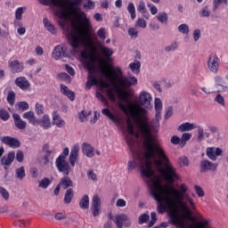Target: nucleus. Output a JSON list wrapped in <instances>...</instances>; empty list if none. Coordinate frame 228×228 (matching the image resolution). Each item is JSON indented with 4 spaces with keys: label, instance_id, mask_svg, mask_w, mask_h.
I'll return each mask as SVG.
<instances>
[{
    "label": "nucleus",
    "instance_id": "nucleus-1",
    "mask_svg": "<svg viewBox=\"0 0 228 228\" xmlns=\"http://www.w3.org/2000/svg\"><path fill=\"white\" fill-rule=\"evenodd\" d=\"M120 110L126 115V129L128 134L126 141L132 151V159L128 161L127 170L133 172L138 162L153 161L163 175L174 183L177 178L175 168L170 159L163 150L152 133L159 131V121L161 120V110H156L155 118L149 123V111L147 109L129 103L118 104Z\"/></svg>",
    "mask_w": 228,
    "mask_h": 228
},
{
    "label": "nucleus",
    "instance_id": "nucleus-2",
    "mask_svg": "<svg viewBox=\"0 0 228 228\" xmlns=\"http://www.w3.org/2000/svg\"><path fill=\"white\" fill-rule=\"evenodd\" d=\"M136 167L140 169L141 175L149 187L151 195L158 201V213L160 215L167 213L170 224L177 228H186V219L193 220V211H197L195 201L190 197V194L186 193L188 186L183 183L180 185L179 191L170 185H163L161 176L155 175L152 170L153 167L167 183L172 184L179 179L175 167L173 166V168L175 170L176 178L170 182L152 160H146L144 162L139 160Z\"/></svg>",
    "mask_w": 228,
    "mask_h": 228
},
{
    "label": "nucleus",
    "instance_id": "nucleus-3",
    "mask_svg": "<svg viewBox=\"0 0 228 228\" xmlns=\"http://www.w3.org/2000/svg\"><path fill=\"white\" fill-rule=\"evenodd\" d=\"M38 3L43 6H49V4L54 6L53 14L59 18V26L75 53L79 47L86 45L88 43L86 33L75 21L69 20L70 14L77 12L83 0H68L66 2L63 0H38Z\"/></svg>",
    "mask_w": 228,
    "mask_h": 228
},
{
    "label": "nucleus",
    "instance_id": "nucleus-4",
    "mask_svg": "<svg viewBox=\"0 0 228 228\" xmlns=\"http://www.w3.org/2000/svg\"><path fill=\"white\" fill-rule=\"evenodd\" d=\"M101 72L107 77V79H110V83H116V90L119 101H127L129 93H127L126 89L131 88V86H134V85H138V78H136V77H118L108 72V69L104 67H102Z\"/></svg>",
    "mask_w": 228,
    "mask_h": 228
},
{
    "label": "nucleus",
    "instance_id": "nucleus-5",
    "mask_svg": "<svg viewBox=\"0 0 228 228\" xmlns=\"http://www.w3.org/2000/svg\"><path fill=\"white\" fill-rule=\"evenodd\" d=\"M88 81L86 84V88L87 90H90L93 86H95V85H99L101 88H104L105 92L110 101H117V95L115 94V87H111L110 83L97 79V77L95 76V72L93 69L89 70V74L87 77Z\"/></svg>",
    "mask_w": 228,
    "mask_h": 228
},
{
    "label": "nucleus",
    "instance_id": "nucleus-6",
    "mask_svg": "<svg viewBox=\"0 0 228 228\" xmlns=\"http://www.w3.org/2000/svg\"><path fill=\"white\" fill-rule=\"evenodd\" d=\"M69 154H70V150H69V147H66L63 149L61 154L55 159V167L58 172L65 175H69L72 171L70 164L67 161V156H69Z\"/></svg>",
    "mask_w": 228,
    "mask_h": 228
},
{
    "label": "nucleus",
    "instance_id": "nucleus-7",
    "mask_svg": "<svg viewBox=\"0 0 228 228\" xmlns=\"http://www.w3.org/2000/svg\"><path fill=\"white\" fill-rule=\"evenodd\" d=\"M4 147H0V165L4 167V170H8L12 167V163L15 161V151H9L7 156H4Z\"/></svg>",
    "mask_w": 228,
    "mask_h": 228
},
{
    "label": "nucleus",
    "instance_id": "nucleus-8",
    "mask_svg": "<svg viewBox=\"0 0 228 228\" xmlns=\"http://www.w3.org/2000/svg\"><path fill=\"white\" fill-rule=\"evenodd\" d=\"M102 115L104 117H107L109 120H111L116 126H122V116L120 115V112L117 110H110L108 108H104L102 110Z\"/></svg>",
    "mask_w": 228,
    "mask_h": 228
},
{
    "label": "nucleus",
    "instance_id": "nucleus-9",
    "mask_svg": "<svg viewBox=\"0 0 228 228\" xmlns=\"http://www.w3.org/2000/svg\"><path fill=\"white\" fill-rule=\"evenodd\" d=\"M208 69L212 74H216L220 70V59H218V55L216 54H211L208 57V60L207 61Z\"/></svg>",
    "mask_w": 228,
    "mask_h": 228
},
{
    "label": "nucleus",
    "instance_id": "nucleus-10",
    "mask_svg": "<svg viewBox=\"0 0 228 228\" xmlns=\"http://www.w3.org/2000/svg\"><path fill=\"white\" fill-rule=\"evenodd\" d=\"M152 102V94L150 93H147L146 91H142L140 93L138 97V106H141V108H151V103Z\"/></svg>",
    "mask_w": 228,
    "mask_h": 228
},
{
    "label": "nucleus",
    "instance_id": "nucleus-11",
    "mask_svg": "<svg viewBox=\"0 0 228 228\" xmlns=\"http://www.w3.org/2000/svg\"><path fill=\"white\" fill-rule=\"evenodd\" d=\"M114 224H116L117 228L124 227H131V220L127 217L126 214H120L114 217L113 219Z\"/></svg>",
    "mask_w": 228,
    "mask_h": 228
},
{
    "label": "nucleus",
    "instance_id": "nucleus-12",
    "mask_svg": "<svg viewBox=\"0 0 228 228\" xmlns=\"http://www.w3.org/2000/svg\"><path fill=\"white\" fill-rule=\"evenodd\" d=\"M52 58H53V60L67 58V46L64 45H56L52 53Z\"/></svg>",
    "mask_w": 228,
    "mask_h": 228
},
{
    "label": "nucleus",
    "instance_id": "nucleus-13",
    "mask_svg": "<svg viewBox=\"0 0 228 228\" xmlns=\"http://www.w3.org/2000/svg\"><path fill=\"white\" fill-rule=\"evenodd\" d=\"M222 154H224V150H222V148L208 147L206 150V155L211 161H216L217 158L222 156Z\"/></svg>",
    "mask_w": 228,
    "mask_h": 228
},
{
    "label": "nucleus",
    "instance_id": "nucleus-14",
    "mask_svg": "<svg viewBox=\"0 0 228 228\" xmlns=\"http://www.w3.org/2000/svg\"><path fill=\"white\" fill-rule=\"evenodd\" d=\"M79 159V144H75L70 150L69 161V167L74 168L76 167V163H77V159Z\"/></svg>",
    "mask_w": 228,
    "mask_h": 228
},
{
    "label": "nucleus",
    "instance_id": "nucleus-15",
    "mask_svg": "<svg viewBox=\"0 0 228 228\" xmlns=\"http://www.w3.org/2000/svg\"><path fill=\"white\" fill-rule=\"evenodd\" d=\"M2 143L7 145L11 149H19L20 147V141L15 137L12 136H4L1 138Z\"/></svg>",
    "mask_w": 228,
    "mask_h": 228
},
{
    "label": "nucleus",
    "instance_id": "nucleus-16",
    "mask_svg": "<svg viewBox=\"0 0 228 228\" xmlns=\"http://www.w3.org/2000/svg\"><path fill=\"white\" fill-rule=\"evenodd\" d=\"M215 170H216V164L209 160H201L200 172L202 174H204V172H215Z\"/></svg>",
    "mask_w": 228,
    "mask_h": 228
},
{
    "label": "nucleus",
    "instance_id": "nucleus-17",
    "mask_svg": "<svg viewBox=\"0 0 228 228\" xmlns=\"http://www.w3.org/2000/svg\"><path fill=\"white\" fill-rule=\"evenodd\" d=\"M12 119L14 121V126L17 129H20V131H24L26 127L28 126V123L20 118V115L17 113L12 114Z\"/></svg>",
    "mask_w": 228,
    "mask_h": 228
},
{
    "label": "nucleus",
    "instance_id": "nucleus-18",
    "mask_svg": "<svg viewBox=\"0 0 228 228\" xmlns=\"http://www.w3.org/2000/svg\"><path fill=\"white\" fill-rule=\"evenodd\" d=\"M52 126H56L59 128L65 127L66 126L65 120L61 118V116L57 111L52 113Z\"/></svg>",
    "mask_w": 228,
    "mask_h": 228
},
{
    "label": "nucleus",
    "instance_id": "nucleus-19",
    "mask_svg": "<svg viewBox=\"0 0 228 228\" xmlns=\"http://www.w3.org/2000/svg\"><path fill=\"white\" fill-rule=\"evenodd\" d=\"M92 207L93 216H99V215H101V198H99L97 195L93 197Z\"/></svg>",
    "mask_w": 228,
    "mask_h": 228
},
{
    "label": "nucleus",
    "instance_id": "nucleus-20",
    "mask_svg": "<svg viewBox=\"0 0 228 228\" xmlns=\"http://www.w3.org/2000/svg\"><path fill=\"white\" fill-rule=\"evenodd\" d=\"M15 85L18 86V88H20V90H28L31 86V84H29V81L26 77H19L15 79Z\"/></svg>",
    "mask_w": 228,
    "mask_h": 228
},
{
    "label": "nucleus",
    "instance_id": "nucleus-21",
    "mask_svg": "<svg viewBox=\"0 0 228 228\" xmlns=\"http://www.w3.org/2000/svg\"><path fill=\"white\" fill-rule=\"evenodd\" d=\"M43 25L44 28L48 31V33H51V35H57L58 29L56 28V26L53 24V21L49 20L47 18L43 19Z\"/></svg>",
    "mask_w": 228,
    "mask_h": 228
},
{
    "label": "nucleus",
    "instance_id": "nucleus-22",
    "mask_svg": "<svg viewBox=\"0 0 228 228\" xmlns=\"http://www.w3.org/2000/svg\"><path fill=\"white\" fill-rule=\"evenodd\" d=\"M9 67L13 73H19L24 70V64L17 60L9 61Z\"/></svg>",
    "mask_w": 228,
    "mask_h": 228
},
{
    "label": "nucleus",
    "instance_id": "nucleus-23",
    "mask_svg": "<svg viewBox=\"0 0 228 228\" xmlns=\"http://www.w3.org/2000/svg\"><path fill=\"white\" fill-rule=\"evenodd\" d=\"M37 126H41L43 129H50V127L53 126V123H51V118L49 115L45 114L40 120L37 119Z\"/></svg>",
    "mask_w": 228,
    "mask_h": 228
},
{
    "label": "nucleus",
    "instance_id": "nucleus-24",
    "mask_svg": "<svg viewBox=\"0 0 228 228\" xmlns=\"http://www.w3.org/2000/svg\"><path fill=\"white\" fill-rule=\"evenodd\" d=\"M77 15L82 20L84 29L86 31H90V28H92V24L90 23V20L86 17V13H85L84 12H77Z\"/></svg>",
    "mask_w": 228,
    "mask_h": 228
},
{
    "label": "nucleus",
    "instance_id": "nucleus-25",
    "mask_svg": "<svg viewBox=\"0 0 228 228\" xmlns=\"http://www.w3.org/2000/svg\"><path fill=\"white\" fill-rule=\"evenodd\" d=\"M62 175L64 176L61 179V182L59 183L60 186H61V188H63V190H67V188H70V187L74 186V183L69 177V175H65L64 173H62Z\"/></svg>",
    "mask_w": 228,
    "mask_h": 228
},
{
    "label": "nucleus",
    "instance_id": "nucleus-26",
    "mask_svg": "<svg viewBox=\"0 0 228 228\" xmlns=\"http://www.w3.org/2000/svg\"><path fill=\"white\" fill-rule=\"evenodd\" d=\"M60 88H61V93L66 97H68L69 101H74L76 99V94H74V92L69 90V87H67V86L61 84L60 86Z\"/></svg>",
    "mask_w": 228,
    "mask_h": 228
},
{
    "label": "nucleus",
    "instance_id": "nucleus-27",
    "mask_svg": "<svg viewBox=\"0 0 228 228\" xmlns=\"http://www.w3.org/2000/svg\"><path fill=\"white\" fill-rule=\"evenodd\" d=\"M82 152L86 156L87 158H94V147L90 145L88 142H84L82 144Z\"/></svg>",
    "mask_w": 228,
    "mask_h": 228
},
{
    "label": "nucleus",
    "instance_id": "nucleus-28",
    "mask_svg": "<svg viewBox=\"0 0 228 228\" xmlns=\"http://www.w3.org/2000/svg\"><path fill=\"white\" fill-rule=\"evenodd\" d=\"M193 129H197V125L190 122L183 123L178 126V131H180V133L193 131Z\"/></svg>",
    "mask_w": 228,
    "mask_h": 228
},
{
    "label": "nucleus",
    "instance_id": "nucleus-29",
    "mask_svg": "<svg viewBox=\"0 0 228 228\" xmlns=\"http://www.w3.org/2000/svg\"><path fill=\"white\" fill-rule=\"evenodd\" d=\"M22 118L28 120L29 124H32V126H37V124H38V119H37V117H35V112L31 110L25 112Z\"/></svg>",
    "mask_w": 228,
    "mask_h": 228
},
{
    "label": "nucleus",
    "instance_id": "nucleus-30",
    "mask_svg": "<svg viewBox=\"0 0 228 228\" xmlns=\"http://www.w3.org/2000/svg\"><path fill=\"white\" fill-rule=\"evenodd\" d=\"M38 188H41L42 190H47L49 186H51L53 181L47 177H45L38 182Z\"/></svg>",
    "mask_w": 228,
    "mask_h": 228
},
{
    "label": "nucleus",
    "instance_id": "nucleus-31",
    "mask_svg": "<svg viewBox=\"0 0 228 228\" xmlns=\"http://www.w3.org/2000/svg\"><path fill=\"white\" fill-rule=\"evenodd\" d=\"M79 208L81 209H88L90 208V198L88 195H84L79 201Z\"/></svg>",
    "mask_w": 228,
    "mask_h": 228
},
{
    "label": "nucleus",
    "instance_id": "nucleus-32",
    "mask_svg": "<svg viewBox=\"0 0 228 228\" xmlns=\"http://www.w3.org/2000/svg\"><path fill=\"white\" fill-rule=\"evenodd\" d=\"M74 199V191L72 189H68L64 194V203L70 204Z\"/></svg>",
    "mask_w": 228,
    "mask_h": 228
},
{
    "label": "nucleus",
    "instance_id": "nucleus-33",
    "mask_svg": "<svg viewBox=\"0 0 228 228\" xmlns=\"http://www.w3.org/2000/svg\"><path fill=\"white\" fill-rule=\"evenodd\" d=\"M208 131L214 134V140H222V137L220 136V131L218 130V127L215 126H208Z\"/></svg>",
    "mask_w": 228,
    "mask_h": 228
},
{
    "label": "nucleus",
    "instance_id": "nucleus-34",
    "mask_svg": "<svg viewBox=\"0 0 228 228\" xmlns=\"http://www.w3.org/2000/svg\"><path fill=\"white\" fill-rule=\"evenodd\" d=\"M55 155H56V150L54 148L45 152V156L43 157L44 165H47L49 163V158H53V156Z\"/></svg>",
    "mask_w": 228,
    "mask_h": 228
},
{
    "label": "nucleus",
    "instance_id": "nucleus-35",
    "mask_svg": "<svg viewBox=\"0 0 228 228\" xmlns=\"http://www.w3.org/2000/svg\"><path fill=\"white\" fill-rule=\"evenodd\" d=\"M214 81H215L216 86H222L224 88V90H228V88L226 86H224V85H225V79L224 78V77H220V76L216 75L214 77Z\"/></svg>",
    "mask_w": 228,
    "mask_h": 228
},
{
    "label": "nucleus",
    "instance_id": "nucleus-36",
    "mask_svg": "<svg viewBox=\"0 0 228 228\" xmlns=\"http://www.w3.org/2000/svg\"><path fill=\"white\" fill-rule=\"evenodd\" d=\"M101 53L106 57V58H111L113 56V49L102 45L100 46Z\"/></svg>",
    "mask_w": 228,
    "mask_h": 228
},
{
    "label": "nucleus",
    "instance_id": "nucleus-37",
    "mask_svg": "<svg viewBox=\"0 0 228 228\" xmlns=\"http://www.w3.org/2000/svg\"><path fill=\"white\" fill-rule=\"evenodd\" d=\"M128 13H130L132 20L136 19V8L134 7V4L129 3L126 8Z\"/></svg>",
    "mask_w": 228,
    "mask_h": 228
},
{
    "label": "nucleus",
    "instance_id": "nucleus-38",
    "mask_svg": "<svg viewBox=\"0 0 228 228\" xmlns=\"http://www.w3.org/2000/svg\"><path fill=\"white\" fill-rule=\"evenodd\" d=\"M177 49H179V43H177V41H174L169 45H167L164 51L166 53H172L174 51H177Z\"/></svg>",
    "mask_w": 228,
    "mask_h": 228
},
{
    "label": "nucleus",
    "instance_id": "nucleus-39",
    "mask_svg": "<svg viewBox=\"0 0 228 228\" xmlns=\"http://www.w3.org/2000/svg\"><path fill=\"white\" fill-rule=\"evenodd\" d=\"M156 17L157 20L161 22V24H168V14L167 12H159V15Z\"/></svg>",
    "mask_w": 228,
    "mask_h": 228
},
{
    "label": "nucleus",
    "instance_id": "nucleus-40",
    "mask_svg": "<svg viewBox=\"0 0 228 228\" xmlns=\"http://www.w3.org/2000/svg\"><path fill=\"white\" fill-rule=\"evenodd\" d=\"M16 177L17 179H20L22 181L24 177H26V169H24V167H20L15 170Z\"/></svg>",
    "mask_w": 228,
    "mask_h": 228
},
{
    "label": "nucleus",
    "instance_id": "nucleus-41",
    "mask_svg": "<svg viewBox=\"0 0 228 228\" xmlns=\"http://www.w3.org/2000/svg\"><path fill=\"white\" fill-rule=\"evenodd\" d=\"M178 31L182 33V35H189L190 27L188 26V24L182 23L178 26Z\"/></svg>",
    "mask_w": 228,
    "mask_h": 228
},
{
    "label": "nucleus",
    "instance_id": "nucleus-42",
    "mask_svg": "<svg viewBox=\"0 0 228 228\" xmlns=\"http://www.w3.org/2000/svg\"><path fill=\"white\" fill-rule=\"evenodd\" d=\"M196 129L198 131V135H197L198 142L204 141V136H205L204 127H202V126H196Z\"/></svg>",
    "mask_w": 228,
    "mask_h": 228
},
{
    "label": "nucleus",
    "instance_id": "nucleus-43",
    "mask_svg": "<svg viewBox=\"0 0 228 228\" xmlns=\"http://www.w3.org/2000/svg\"><path fill=\"white\" fill-rule=\"evenodd\" d=\"M140 67H142V64L139 62V61H135L129 64V68L134 73L140 72Z\"/></svg>",
    "mask_w": 228,
    "mask_h": 228
},
{
    "label": "nucleus",
    "instance_id": "nucleus-44",
    "mask_svg": "<svg viewBox=\"0 0 228 228\" xmlns=\"http://www.w3.org/2000/svg\"><path fill=\"white\" fill-rule=\"evenodd\" d=\"M138 12L143 15L145 19H149V16H146L145 13H147V11L145 10V2L141 0L139 2V5L137 6Z\"/></svg>",
    "mask_w": 228,
    "mask_h": 228
},
{
    "label": "nucleus",
    "instance_id": "nucleus-45",
    "mask_svg": "<svg viewBox=\"0 0 228 228\" xmlns=\"http://www.w3.org/2000/svg\"><path fill=\"white\" fill-rule=\"evenodd\" d=\"M135 28H142V29H145L147 28V21L143 18H139L135 21Z\"/></svg>",
    "mask_w": 228,
    "mask_h": 228
},
{
    "label": "nucleus",
    "instance_id": "nucleus-46",
    "mask_svg": "<svg viewBox=\"0 0 228 228\" xmlns=\"http://www.w3.org/2000/svg\"><path fill=\"white\" fill-rule=\"evenodd\" d=\"M0 118L4 122L8 121L10 119V113L8 112V110H6L4 109H1L0 110Z\"/></svg>",
    "mask_w": 228,
    "mask_h": 228
},
{
    "label": "nucleus",
    "instance_id": "nucleus-47",
    "mask_svg": "<svg viewBox=\"0 0 228 228\" xmlns=\"http://www.w3.org/2000/svg\"><path fill=\"white\" fill-rule=\"evenodd\" d=\"M217 104H220V106L225 107V98L221 94H217L214 99Z\"/></svg>",
    "mask_w": 228,
    "mask_h": 228
},
{
    "label": "nucleus",
    "instance_id": "nucleus-48",
    "mask_svg": "<svg viewBox=\"0 0 228 228\" xmlns=\"http://www.w3.org/2000/svg\"><path fill=\"white\" fill-rule=\"evenodd\" d=\"M26 10V7H19L15 11V19L16 20H21L22 15L24 14V11Z\"/></svg>",
    "mask_w": 228,
    "mask_h": 228
},
{
    "label": "nucleus",
    "instance_id": "nucleus-49",
    "mask_svg": "<svg viewBox=\"0 0 228 228\" xmlns=\"http://www.w3.org/2000/svg\"><path fill=\"white\" fill-rule=\"evenodd\" d=\"M151 216L148 214H142L138 218V224L142 225V224H147L149 222Z\"/></svg>",
    "mask_w": 228,
    "mask_h": 228
},
{
    "label": "nucleus",
    "instance_id": "nucleus-50",
    "mask_svg": "<svg viewBox=\"0 0 228 228\" xmlns=\"http://www.w3.org/2000/svg\"><path fill=\"white\" fill-rule=\"evenodd\" d=\"M7 102H9L11 106H13V104H15V92L11 91L8 93Z\"/></svg>",
    "mask_w": 228,
    "mask_h": 228
},
{
    "label": "nucleus",
    "instance_id": "nucleus-51",
    "mask_svg": "<svg viewBox=\"0 0 228 228\" xmlns=\"http://www.w3.org/2000/svg\"><path fill=\"white\" fill-rule=\"evenodd\" d=\"M18 110H20V111H28V110H29V104L26 102H20L18 103Z\"/></svg>",
    "mask_w": 228,
    "mask_h": 228
},
{
    "label": "nucleus",
    "instance_id": "nucleus-52",
    "mask_svg": "<svg viewBox=\"0 0 228 228\" xmlns=\"http://www.w3.org/2000/svg\"><path fill=\"white\" fill-rule=\"evenodd\" d=\"M96 98L99 99L101 102H102V104H104L105 106H110V102H108V99H106V97H104V95L100 92L96 93Z\"/></svg>",
    "mask_w": 228,
    "mask_h": 228
},
{
    "label": "nucleus",
    "instance_id": "nucleus-53",
    "mask_svg": "<svg viewBox=\"0 0 228 228\" xmlns=\"http://www.w3.org/2000/svg\"><path fill=\"white\" fill-rule=\"evenodd\" d=\"M0 195L3 197L4 200H10V192L4 187H0Z\"/></svg>",
    "mask_w": 228,
    "mask_h": 228
},
{
    "label": "nucleus",
    "instance_id": "nucleus-54",
    "mask_svg": "<svg viewBox=\"0 0 228 228\" xmlns=\"http://www.w3.org/2000/svg\"><path fill=\"white\" fill-rule=\"evenodd\" d=\"M154 104L155 111H161V110H163V102H161V99L155 98Z\"/></svg>",
    "mask_w": 228,
    "mask_h": 228
},
{
    "label": "nucleus",
    "instance_id": "nucleus-55",
    "mask_svg": "<svg viewBox=\"0 0 228 228\" xmlns=\"http://www.w3.org/2000/svg\"><path fill=\"white\" fill-rule=\"evenodd\" d=\"M178 165L180 167H188L190 165V160L186 157H180L178 159Z\"/></svg>",
    "mask_w": 228,
    "mask_h": 228
},
{
    "label": "nucleus",
    "instance_id": "nucleus-56",
    "mask_svg": "<svg viewBox=\"0 0 228 228\" xmlns=\"http://www.w3.org/2000/svg\"><path fill=\"white\" fill-rule=\"evenodd\" d=\"M127 33L131 38H138V29H136V27L128 28Z\"/></svg>",
    "mask_w": 228,
    "mask_h": 228
},
{
    "label": "nucleus",
    "instance_id": "nucleus-57",
    "mask_svg": "<svg viewBox=\"0 0 228 228\" xmlns=\"http://www.w3.org/2000/svg\"><path fill=\"white\" fill-rule=\"evenodd\" d=\"M191 134H188V133L183 134L181 137V145L184 147L186 142H188V140H191Z\"/></svg>",
    "mask_w": 228,
    "mask_h": 228
},
{
    "label": "nucleus",
    "instance_id": "nucleus-58",
    "mask_svg": "<svg viewBox=\"0 0 228 228\" xmlns=\"http://www.w3.org/2000/svg\"><path fill=\"white\" fill-rule=\"evenodd\" d=\"M37 115H44V104L37 102L35 105Z\"/></svg>",
    "mask_w": 228,
    "mask_h": 228
},
{
    "label": "nucleus",
    "instance_id": "nucleus-59",
    "mask_svg": "<svg viewBox=\"0 0 228 228\" xmlns=\"http://www.w3.org/2000/svg\"><path fill=\"white\" fill-rule=\"evenodd\" d=\"M192 37H193L194 42H199V40H200V37H201L200 29H199V28L194 29L193 33H192Z\"/></svg>",
    "mask_w": 228,
    "mask_h": 228
},
{
    "label": "nucleus",
    "instance_id": "nucleus-60",
    "mask_svg": "<svg viewBox=\"0 0 228 228\" xmlns=\"http://www.w3.org/2000/svg\"><path fill=\"white\" fill-rule=\"evenodd\" d=\"M97 35L101 40H106V29L104 28H100L97 31Z\"/></svg>",
    "mask_w": 228,
    "mask_h": 228
},
{
    "label": "nucleus",
    "instance_id": "nucleus-61",
    "mask_svg": "<svg viewBox=\"0 0 228 228\" xmlns=\"http://www.w3.org/2000/svg\"><path fill=\"white\" fill-rule=\"evenodd\" d=\"M147 6L150 9L151 15H156L158 13V7H156V5L152 4L151 3H148Z\"/></svg>",
    "mask_w": 228,
    "mask_h": 228
},
{
    "label": "nucleus",
    "instance_id": "nucleus-62",
    "mask_svg": "<svg viewBox=\"0 0 228 228\" xmlns=\"http://www.w3.org/2000/svg\"><path fill=\"white\" fill-rule=\"evenodd\" d=\"M224 3L227 6L228 1L227 0H214V10H217L218 6H220Z\"/></svg>",
    "mask_w": 228,
    "mask_h": 228
},
{
    "label": "nucleus",
    "instance_id": "nucleus-63",
    "mask_svg": "<svg viewBox=\"0 0 228 228\" xmlns=\"http://www.w3.org/2000/svg\"><path fill=\"white\" fill-rule=\"evenodd\" d=\"M87 3L84 4V8H88V10H94L95 8V2L92 0H86Z\"/></svg>",
    "mask_w": 228,
    "mask_h": 228
},
{
    "label": "nucleus",
    "instance_id": "nucleus-64",
    "mask_svg": "<svg viewBox=\"0 0 228 228\" xmlns=\"http://www.w3.org/2000/svg\"><path fill=\"white\" fill-rule=\"evenodd\" d=\"M55 220H66L67 219V214L63 213V212H58L57 214H55L54 216Z\"/></svg>",
    "mask_w": 228,
    "mask_h": 228
}]
</instances>
